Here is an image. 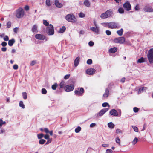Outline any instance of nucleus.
Instances as JSON below:
<instances>
[{"label":"nucleus","instance_id":"0eeeda50","mask_svg":"<svg viewBox=\"0 0 153 153\" xmlns=\"http://www.w3.org/2000/svg\"><path fill=\"white\" fill-rule=\"evenodd\" d=\"M84 90L83 88L82 87L78 88L77 90L75 91L74 93L76 95L81 96L84 93Z\"/></svg>","mask_w":153,"mask_h":153},{"label":"nucleus","instance_id":"ddd939ff","mask_svg":"<svg viewBox=\"0 0 153 153\" xmlns=\"http://www.w3.org/2000/svg\"><path fill=\"white\" fill-rule=\"evenodd\" d=\"M109 110L108 108H103L98 113L99 115L101 116H102L106 112Z\"/></svg>","mask_w":153,"mask_h":153},{"label":"nucleus","instance_id":"5701e85b","mask_svg":"<svg viewBox=\"0 0 153 153\" xmlns=\"http://www.w3.org/2000/svg\"><path fill=\"white\" fill-rule=\"evenodd\" d=\"M146 59V58H144L143 57L139 59L137 61V63H141L145 62V60Z\"/></svg>","mask_w":153,"mask_h":153},{"label":"nucleus","instance_id":"9b49d317","mask_svg":"<svg viewBox=\"0 0 153 153\" xmlns=\"http://www.w3.org/2000/svg\"><path fill=\"white\" fill-rule=\"evenodd\" d=\"M95 71L96 70L95 69L91 68L87 69L86 71V72L88 74L92 75L94 74Z\"/></svg>","mask_w":153,"mask_h":153},{"label":"nucleus","instance_id":"4d7b16f0","mask_svg":"<svg viewBox=\"0 0 153 153\" xmlns=\"http://www.w3.org/2000/svg\"><path fill=\"white\" fill-rule=\"evenodd\" d=\"M4 40L5 41L9 40V38L7 36H5L4 38Z\"/></svg>","mask_w":153,"mask_h":153},{"label":"nucleus","instance_id":"20e7f679","mask_svg":"<svg viewBox=\"0 0 153 153\" xmlns=\"http://www.w3.org/2000/svg\"><path fill=\"white\" fill-rule=\"evenodd\" d=\"M65 19L67 21L71 22H75L76 21V18L73 14L67 15L65 16Z\"/></svg>","mask_w":153,"mask_h":153},{"label":"nucleus","instance_id":"6e6d98bb","mask_svg":"<svg viewBox=\"0 0 153 153\" xmlns=\"http://www.w3.org/2000/svg\"><path fill=\"white\" fill-rule=\"evenodd\" d=\"M1 45L2 46L5 47L7 45V43L6 42H2Z\"/></svg>","mask_w":153,"mask_h":153},{"label":"nucleus","instance_id":"09e8293b","mask_svg":"<svg viewBox=\"0 0 153 153\" xmlns=\"http://www.w3.org/2000/svg\"><path fill=\"white\" fill-rule=\"evenodd\" d=\"M134 111L135 113L139 111V109L137 107H135L133 108Z\"/></svg>","mask_w":153,"mask_h":153},{"label":"nucleus","instance_id":"c85d7f7f","mask_svg":"<svg viewBox=\"0 0 153 153\" xmlns=\"http://www.w3.org/2000/svg\"><path fill=\"white\" fill-rule=\"evenodd\" d=\"M58 86V84L57 83H55L51 87L52 89L53 90H55L56 89V88Z\"/></svg>","mask_w":153,"mask_h":153},{"label":"nucleus","instance_id":"f8f14e48","mask_svg":"<svg viewBox=\"0 0 153 153\" xmlns=\"http://www.w3.org/2000/svg\"><path fill=\"white\" fill-rule=\"evenodd\" d=\"M36 39L41 40H44L45 39V36L42 35L37 34L35 35Z\"/></svg>","mask_w":153,"mask_h":153},{"label":"nucleus","instance_id":"37998d69","mask_svg":"<svg viewBox=\"0 0 153 153\" xmlns=\"http://www.w3.org/2000/svg\"><path fill=\"white\" fill-rule=\"evenodd\" d=\"M87 63L88 65L91 64L92 63V60L91 59H88L87 61Z\"/></svg>","mask_w":153,"mask_h":153},{"label":"nucleus","instance_id":"ea45409f","mask_svg":"<svg viewBox=\"0 0 153 153\" xmlns=\"http://www.w3.org/2000/svg\"><path fill=\"white\" fill-rule=\"evenodd\" d=\"M11 26V22L10 21L8 22L7 24V28H10Z\"/></svg>","mask_w":153,"mask_h":153},{"label":"nucleus","instance_id":"7ed1b4c3","mask_svg":"<svg viewBox=\"0 0 153 153\" xmlns=\"http://www.w3.org/2000/svg\"><path fill=\"white\" fill-rule=\"evenodd\" d=\"M107 26L111 29L117 28L120 27V26L118 23L114 22L106 23H105Z\"/></svg>","mask_w":153,"mask_h":153},{"label":"nucleus","instance_id":"473e14b6","mask_svg":"<svg viewBox=\"0 0 153 153\" xmlns=\"http://www.w3.org/2000/svg\"><path fill=\"white\" fill-rule=\"evenodd\" d=\"M81 127L80 126H78L75 129V132L76 133H79L81 130Z\"/></svg>","mask_w":153,"mask_h":153},{"label":"nucleus","instance_id":"bb28decb","mask_svg":"<svg viewBox=\"0 0 153 153\" xmlns=\"http://www.w3.org/2000/svg\"><path fill=\"white\" fill-rule=\"evenodd\" d=\"M65 85V82L64 81H62L59 84V86L60 88H63L65 87L64 86Z\"/></svg>","mask_w":153,"mask_h":153},{"label":"nucleus","instance_id":"f03ea898","mask_svg":"<svg viewBox=\"0 0 153 153\" xmlns=\"http://www.w3.org/2000/svg\"><path fill=\"white\" fill-rule=\"evenodd\" d=\"M24 15V11L22 7H19L16 11V16L19 19L23 17Z\"/></svg>","mask_w":153,"mask_h":153},{"label":"nucleus","instance_id":"79ce46f5","mask_svg":"<svg viewBox=\"0 0 153 153\" xmlns=\"http://www.w3.org/2000/svg\"><path fill=\"white\" fill-rule=\"evenodd\" d=\"M115 141L116 142L118 143L119 145H120V140L119 137H117L115 139Z\"/></svg>","mask_w":153,"mask_h":153},{"label":"nucleus","instance_id":"0e129e2a","mask_svg":"<svg viewBox=\"0 0 153 153\" xmlns=\"http://www.w3.org/2000/svg\"><path fill=\"white\" fill-rule=\"evenodd\" d=\"M24 8H25V10L26 11L28 10L29 9V6H28V5H26V6H25Z\"/></svg>","mask_w":153,"mask_h":153},{"label":"nucleus","instance_id":"680f3d73","mask_svg":"<svg viewBox=\"0 0 153 153\" xmlns=\"http://www.w3.org/2000/svg\"><path fill=\"white\" fill-rule=\"evenodd\" d=\"M2 125L6 123L5 121H3L1 119H0V124Z\"/></svg>","mask_w":153,"mask_h":153},{"label":"nucleus","instance_id":"052dcab7","mask_svg":"<svg viewBox=\"0 0 153 153\" xmlns=\"http://www.w3.org/2000/svg\"><path fill=\"white\" fill-rule=\"evenodd\" d=\"M36 63V61H32L30 64V65L31 66H33Z\"/></svg>","mask_w":153,"mask_h":153},{"label":"nucleus","instance_id":"6ab92c4d","mask_svg":"<svg viewBox=\"0 0 153 153\" xmlns=\"http://www.w3.org/2000/svg\"><path fill=\"white\" fill-rule=\"evenodd\" d=\"M109 90L108 88H106L105 92L103 95V97L104 98L107 97L109 95Z\"/></svg>","mask_w":153,"mask_h":153},{"label":"nucleus","instance_id":"cd10ccee","mask_svg":"<svg viewBox=\"0 0 153 153\" xmlns=\"http://www.w3.org/2000/svg\"><path fill=\"white\" fill-rule=\"evenodd\" d=\"M65 30V27L64 26H62V28L60 29L59 32L60 33H62Z\"/></svg>","mask_w":153,"mask_h":153},{"label":"nucleus","instance_id":"6e6552de","mask_svg":"<svg viewBox=\"0 0 153 153\" xmlns=\"http://www.w3.org/2000/svg\"><path fill=\"white\" fill-rule=\"evenodd\" d=\"M74 88L73 85L70 84L66 85L64 87L65 91L66 92H70L72 91Z\"/></svg>","mask_w":153,"mask_h":153},{"label":"nucleus","instance_id":"f257e3e1","mask_svg":"<svg viewBox=\"0 0 153 153\" xmlns=\"http://www.w3.org/2000/svg\"><path fill=\"white\" fill-rule=\"evenodd\" d=\"M113 14V10L111 9H109L105 13L101 14L100 17L102 19H106L112 16Z\"/></svg>","mask_w":153,"mask_h":153},{"label":"nucleus","instance_id":"f3484780","mask_svg":"<svg viewBox=\"0 0 153 153\" xmlns=\"http://www.w3.org/2000/svg\"><path fill=\"white\" fill-rule=\"evenodd\" d=\"M55 4L56 7L58 8H61L62 7V4L60 3L58 0H55Z\"/></svg>","mask_w":153,"mask_h":153},{"label":"nucleus","instance_id":"338daca9","mask_svg":"<svg viewBox=\"0 0 153 153\" xmlns=\"http://www.w3.org/2000/svg\"><path fill=\"white\" fill-rule=\"evenodd\" d=\"M7 48L6 47H3L1 48V51L3 52H5L6 51Z\"/></svg>","mask_w":153,"mask_h":153},{"label":"nucleus","instance_id":"5fc2aeb1","mask_svg":"<svg viewBox=\"0 0 153 153\" xmlns=\"http://www.w3.org/2000/svg\"><path fill=\"white\" fill-rule=\"evenodd\" d=\"M139 5H138V4H137L136 6L135 7V10L136 11H137V10H139Z\"/></svg>","mask_w":153,"mask_h":153},{"label":"nucleus","instance_id":"c03bdc74","mask_svg":"<svg viewBox=\"0 0 153 153\" xmlns=\"http://www.w3.org/2000/svg\"><path fill=\"white\" fill-rule=\"evenodd\" d=\"M79 17L81 18H83L85 16V15L83 13L80 12L79 14Z\"/></svg>","mask_w":153,"mask_h":153},{"label":"nucleus","instance_id":"2f4dec72","mask_svg":"<svg viewBox=\"0 0 153 153\" xmlns=\"http://www.w3.org/2000/svg\"><path fill=\"white\" fill-rule=\"evenodd\" d=\"M19 106L20 107H22L23 109H24L25 108V105L23 104V102L22 101H20L19 102Z\"/></svg>","mask_w":153,"mask_h":153},{"label":"nucleus","instance_id":"a211bd4d","mask_svg":"<svg viewBox=\"0 0 153 153\" xmlns=\"http://www.w3.org/2000/svg\"><path fill=\"white\" fill-rule=\"evenodd\" d=\"M117 48L114 47L111 48L109 50V52L111 53H114L116 52L117 51Z\"/></svg>","mask_w":153,"mask_h":153},{"label":"nucleus","instance_id":"7c9ffc66","mask_svg":"<svg viewBox=\"0 0 153 153\" xmlns=\"http://www.w3.org/2000/svg\"><path fill=\"white\" fill-rule=\"evenodd\" d=\"M46 4L48 6H50L51 5V3L50 1V0H46Z\"/></svg>","mask_w":153,"mask_h":153},{"label":"nucleus","instance_id":"9d476101","mask_svg":"<svg viewBox=\"0 0 153 153\" xmlns=\"http://www.w3.org/2000/svg\"><path fill=\"white\" fill-rule=\"evenodd\" d=\"M49 28L48 32V34L49 35H53L54 34V28L53 25L50 24L49 25V27H48Z\"/></svg>","mask_w":153,"mask_h":153},{"label":"nucleus","instance_id":"2eb2a0df","mask_svg":"<svg viewBox=\"0 0 153 153\" xmlns=\"http://www.w3.org/2000/svg\"><path fill=\"white\" fill-rule=\"evenodd\" d=\"M111 115L114 116H117L118 115V114L117 111L114 109L111 110L109 112Z\"/></svg>","mask_w":153,"mask_h":153},{"label":"nucleus","instance_id":"bf43d9fd","mask_svg":"<svg viewBox=\"0 0 153 153\" xmlns=\"http://www.w3.org/2000/svg\"><path fill=\"white\" fill-rule=\"evenodd\" d=\"M44 131L47 134L49 133V130L48 128H45L44 129Z\"/></svg>","mask_w":153,"mask_h":153},{"label":"nucleus","instance_id":"b1692460","mask_svg":"<svg viewBox=\"0 0 153 153\" xmlns=\"http://www.w3.org/2000/svg\"><path fill=\"white\" fill-rule=\"evenodd\" d=\"M83 4L87 7H89L90 6V3L88 0H85Z\"/></svg>","mask_w":153,"mask_h":153},{"label":"nucleus","instance_id":"8fccbe9b","mask_svg":"<svg viewBox=\"0 0 153 153\" xmlns=\"http://www.w3.org/2000/svg\"><path fill=\"white\" fill-rule=\"evenodd\" d=\"M70 76V74H67L64 76V78L65 79H68L69 78Z\"/></svg>","mask_w":153,"mask_h":153},{"label":"nucleus","instance_id":"49530a36","mask_svg":"<svg viewBox=\"0 0 153 153\" xmlns=\"http://www.w3.org/2000/svg\"><path fill=\"white\" fill-rule=\"evenodd\" d=\"M145 88H146L142 87L140 88L138 91L139 93H141L143 92V90H145Z\"/></svg>","mask_w":153,"mask_h":153},{"label":"nucleus","instance_id":"aec40b11","mask_svg":"<svg viewBox=\"0 0 153 153\" xmlns=\"http://www.w3.org/2000/svg\"><path fill=\"white\" fill-rule=\"evenodd\" d=\"M31 31L33 33H37L38 32L37 25H35L33 26Z\"/></svg>","mask_w":153,"mask_h":153},{"label":"nucleus","instance_id":"393cba45","mask_svg":"<svg viewBox=\"0 0 153 153\" xmlns=\"http://www.w3.org/2000/svg\"><path fill=\"white\" fill-rule=\"evenodd\" d=\"M123 29L122 28H121L120 30H118L117 31V33L119 36H121L123 34Z\"/></svg>","mask_w":153,"mask_h":153},{"label":"nucleus","instance_id":"864d4df0","mask_svg":"<svg viewBox=\"0 0 153 153\" xmlns=\"http://www.w3.org/2000/svg\"><path fill=\"white\" fill-rule=\"evenodd\" d=\"M13 68L14 69L17 70L18 68V66L17 65L15 64L13 65Z\"/></svg>","mask_w":153,"mask_h":153},{"label":"nucleus","instance_id":"e433bc0d","mask_svg":"<svg viewBox=\"0 0 153 153\" xmlns=\"http://www.w3.org/2000/svg\"><path fill=\"white\" fill-rule=\"evenodd\" d=\"M43 137L44 134L42 133L37 134V137L39 139H41Z\"/></svg>","mask_w":153,"mask_h":153},{"label":"nucleus","instance_id":"a18cd8bd","mask_svg":"<svg viewBox=\"0 0 153 153\" xmlns=\"http://www.w3.org/2000/svg\"><path fill=\"white\" fill-rule=\"evenodd\" d=\"M42 92L43 94H46L47 92V90L45 88H42Z\"/></svg>","mask_w":153,"mask_h":153},{"label":"nucleus","instance_id":"603ef678","mask_svg":"<svg viewBox=\"0 0 153 153\" xmlns=\"http://www.w3.org/2000/svg\"><path fill=\"white\" fill-rule=\"evenodd\" d=\"M106 33L107 35H110L111 33V32L109 30H106Z\"/></svg>","mask_w":153,"mask_h":153},{"label":"nucleus","instance_id":"c756f323","mask_svg":"<svg viewBox=\"0 0 153 153\" xmlns=\"http://www.w3.org/2000/svg\"><path fill=\"white\" fill-rule=\"evenodd\" d=\"M23 97L24 99L25 100L27 98V94L26 92H23L22 93Z\"/></svg>","mask_w":153,"mask_h":153},{"label":"nucleus","instance_id":"72a5a7b5","mask_svg":"<svg viewBox=\"0 0 153 153\" xmlns=\"http://www.w3.org/2000/svg\"><path fill=\"white\" fill-rule=\"evenodd\" d=\"M138 141V140L136 137H135L134 139L132 141V144L134 145Z\"/></svg>","mask_w":153,"mask_h":153},{"label":"nucleus","instance_id":"4c0bfd02","mask_svg":"<svg viewBox=\"0 0 153 153\" xmlns=\"http://www.w3.org/2000/svg\"><path fill=\"white\" fill-rule=\"evenodd\" d=\"M102 106L103 107H105L107 106H108V107H110V105L107 102H104L102 104Z\"/></svg>","mask_w":153,"mask_h":153},{"label":"nucleus","instance_id":"774afa93","mask_svg":"<svg viewBox=\"0 0 153 153\" xmlns=\"http://www.w3.org/2000/svg\"><path fill=\"white\" fill-rule=\"evenodd\" d=\"M18 30V28L17 27H15L13 29V31L15 33H17Z\"/></svg>","mask_w":153,"mask_h":153},{"label":"nucleus","instance_id":"58836bf2","mask_svg":"<svg viewBox=\"0 0 153 153\" xmlns=\"http://www.w3.org/2000/svg\"><path fill=\"white\" fill-rule=\"evenodd\" d=\"M132 128L134 130V131L136 132H138V130L137 127L135 126H132Z\"/></svg>","mask_w":153,"mask_h":153},{"label":"nucleus","instance_id":"13d9d810","mask_svg":"<svg viewBox=\"0 0 153 153\" xmlns=\"http://www.w3.org/2000/svg\"><path fill=\"white\" fill-rule=\"evenodd\" d=\"M89 45L90 46H92L94 44V43L92 41H90L88 43Z\"/></svg>","mask_w":153,"mask_h":153},{"label":"nucleus","instance_id":"423d86ee","mask_svg":"<svg viewBox=\"0 0 153 153\" xmlns=\"http://www.w3.org/2000/svg\"><path fill=\"white\" fill-rule=\"evenodd\" d=\"M125 39L124 37H119L115 38L113 40L114 42L116 43L123 44L125 42Z\"/></svg>","mask_w":153,"mask_h":153},{"label":"nucleus","instance_id":"a878e982","mask_svg":"<svg viewBox=\"0 0 153 153\" xmlns=\"http://www.w3.org/2000/svg\"><path fill=\"white\" fill-rule=\"evenodd\" d=\"M114 125L112 122H110L108 123V127L111 129H113L114 127Z\"/></svg>","mask_w":153,"mask_h":153},{"label":"nucleus","instance_id":"dca6fc26","mask_svg":"<svg viewBox=\"0 0 153 153\" xmlns=\"http://www.w3.org/2000/svg\"><path fill=\"white\" fill-rule=\"evenodd\" d=\"M80 61V57L79 56H78L75 59L74 62V65L75 67H76L78 65V64Z\"/></svg>","mask_w":153,"mask_h":153},{"label":"nucleus","instance_id":"1a4fd4ad","mask_svg":"<svg viewBox=\"0 0 153 153\" xmlns=\"http://www.w3.org/2000/svg\"><path fill=\"white\" fill-rule=\"evenodd\" d=\"M123 7L128 11L130 10L131 8V4L128 1L123 4Z\"/></svg>","mask_w":153,"mask_h":153},{"label":"nucleus","instance_id":"3c124183","mask_svg":"<svg viewBox=\"0 0 153 153\" xmlns=\"http://www.w3.org/2000/svg\"><path fill=\"white\" fill-rule=\"evenodd\" d=\"M116 132L117 134L122 133V131L119 129H117L116 130Z\"/></svg>","mask_w":153,"mask_h":153},{"label":"nucleus","instance_id":"4be33fe9","mask_svg":"<svg viewBox=\"0 0 153 153\" xmlns=\"http://www.w3.org/2000/svg\"><path fill=\"white\" fill-rule=\"evenodd\" d=\"M15 41L14 39L13 38L8 41V44L10 46H12L13 44L15 42Z\"/></svg>","mask_w":153,"mask_h":153},{"label":"nucleus","instance_id":"de8ad7c7","mask_svg":"<svg viewBox=\"0 0 153 153\" xmlns=\"http://www.w3.org/2000/svg\"><path fill=\"white\" fill-rule=\"evenodd\" d=\"M113 151L111 149H108L106 150L105 153H112Z\"/></svg>","mask_w":153,"mask_h":153},{"label":"nucleus","instance_id":"39448f33","mask_svg":"<svg viewBox=\"0 0 153 153\" xmlns=\"http://www.w3.org/2000/svg\"><path fill=\"white\" fill-rule=\"evenodd\" d=\"M148 59L150 63H153V48L150 49L148 52Z\"/></svg>","mask_w":153,"mask_h":153},{"label":"nucleus","instance_id":"c9c22d12","mask_svg":"<svg viewBox=\"0 0 153 153\" xmlns=\"http://www.w3.org/2000/svg\"><path fill=\"white\" fill-rule=\"evenodd\" d=\"M46 142L44 139H41L39 141V143L40 144H43Z\"/></svg>","mask_w":153,"mask_h":153},{"label":"nucleus","instance_id":"69168bd1","mask_svg":"<svg viewBox=\"0 0 153 153\" xmlns=\"http://www.w3.org/2000/svg\"><path fill=\"white\" fill-rule=\"evenodd\" d=\"M49 136L48 134H46L44 136V138L46 139H49Z\"/></svg>","mask_w":153,"mask_h":153},{"label":"nucleus","instance_id":"412c9836","mask_svg":"<svg viewBox=\"0 0 153 153\" xmlns=\"http://www.w3.org/2000/svg\"><path fill=\"white\" fill-rule=\"evenodd\" d=\"M90 30L93 31L97 33H98L99 31L98 27H92L90 28Z\"/></svg>","mask_w":153,"mask_h":153},{"label":"nucleus","instance_id":"a19ab883","mask_svg":"<svg viewBox=\"0 0 153 153\" xmlns=\"http://www.w3.org/2000/svg\"><path fill=\"white\" fill-rule=\"evenodd\" d=\"M43 24L46 26H48L49 24V23L47 21L45 20H43Z\"/></svg>","mask_w":153,"mask_h":153},{"label":"nucleus","instance_id":"e2e57ef3","mask_svg":"<svg viewBox=\"0 0 153 153\" xmlns=\"http://www.w3.org/2000/svg\"><path fill=\"white\" fill-rule=\"evenodd\" d=\"M51 139H48V140L47 141L46 143L45 144H49V143H51Z\"/></svg>","mask_w":153,"mask_h":153},{"label":"nucleus","instance_id":"4468645a","mask_svg":"<svg viewBox=\"0 0 153 153\" xmlns=\"http://www.w3.org/2000/svg\"><path fill=\"white\" fill-rule=\"evenodd\" d=\"M144 10L145 12H153V9L150 6H146L144 8Z\"/></svg>","mask_w":153,"mask_h":153},{"label":"nucleus","instance_id":"f704fd0d","mask_svg":"<svg viewBox=\"0 0 153 153\" xmlns=\"http://www.w3.org/2000/svg\"><path fill=\"white\" fill-rule=\"evenodd\" d=\"M118 11L120 13L122 14L124 13V10L123 8L122 7H120L118 9Z\"/></svg>","mask_w":153,"mask_h":153}]
</instances>
